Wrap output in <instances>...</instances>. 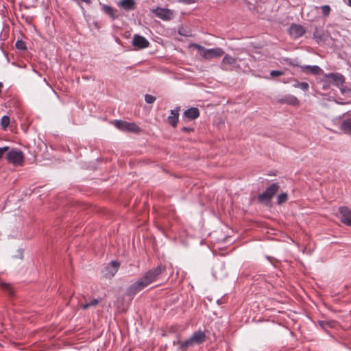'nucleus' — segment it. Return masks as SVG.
<instances>
[{
  "label": "nucleus",
  "mask_w": 351,
  "mask_h": 351,
  "mask_svg": "<svg viewBox=\"0 0 351 351\" xmlns=\"http://www.w3.org/2000/svg\"><path fill=\"white\" fill-rule=\"evenodd\" d=\"M16 47L18 49H20V50H24L25 49V43L23 42L22 40H18L16 43Z\"/></svg>",
  "instance_id": "obj_26"
},
{
  "label": "nucleus",
  "mask_w": 351,
  "mask_h": 351,
  "mask_svg": "<svg viewBox=\"0 0 351 351\" xmlns=\"http://www.w3.org/2000/svg\"><path fill=\"white\" fill-rule=\"evenodd\" d=\"M156 98L151 95H145V101L148 104H152L155 101Z\"/></svg>",
  "instance_id": "obj_29"
},
{
  "label": "nucleus",
  "mask_w": 351,
  "mask_h": 351,
  "mask_svg": "<svg viewBox=\"0 0 351 351\" xmlns=\"http://www.w3.org/2000/svg\"><path fill=\"white\" fill-rule=\"evenodd\" d=\"M341 130L346 134L351 133V117L344 119L340 126Z\"/></svg>",
  "instance_id": "obj_16"
},
{
  "label": "nucleus",
  "mask_w": 351,
  "mask_h": 351,
  "mask_svg": "<svg viewBox=\"0 0 351 351\" xmlns=\"http://www.w3.org/2000/svg\"><path fill=\"white\" fill-rule=\"evenodd\" d=\"M325 77L331 79L334 81L337 86H341L345 82V77L343 75L339 73H329L326 74Z\"/></svg>",
  "instance_id": "obj_12"
},
{
  "label": "nucleus",
  "mask_w": 351,
  "mask_h": 351,
  "mask_svg": "<svg viewBox=\"0 0 351 351\" xmlns=\"http://www.w3.org/2000/svg\"><path fill=\"white\" fill-rule=\"evenodd\" d=\"M301 70L306 73L316 75L322 71L318 66H301Z\"/></svg>",
  "instance_id": "obj_15"
},
{
  "label": "nucleus",
  "mask_w": 351,
  "mask_h": 351,
  "mask_svg": "<svg viewBox=\"0 0 351 351\" xmlns=\"http://www.w3.org/2000/svg\"><path fill=\"white\" fill-rule=\"evenodd\" d=\"M111 265L114 268V271L112 272V276H114L119 267V263L117 261H112Z\"/></svg>",
  "instance_id": "obj_27"
},
{
  "label": "nucleus",
  "mask_w": 351,
  "mask_h": 351,
  "mask_svg": "<svg viewBox=\"0 0 351 351\" xmlns=\"http://www.w3.org/2000/svg\"><path fill=\"white\" fill-rule=\"evenodd\" d=\"M341 221L346 225L351 226V210L347 207L339 208Z\"/></svg>",
  "instance_id": "obj_10"
},
{
  "label": "nucleus",
  "mask_w": 351,
  "mask_h": 351,
  "mask_svg": "<svg viewBox=\"0 0 351 351\" xmlns=\"http://www.w3.org/2000/svg\"><path fill=\"white\" fill-rule=\"evenodd\" d=\"M117 5L125 11H132L136 8V3L134 0H121Z\"/></svg>",
  "instance_id": "obj_11"
},
{
  "label": "nucleus",
  "mask_w": 351,
  "mask_h": 351,
  "mask_svg": "<svg viewBox=\"0 0 351 351\" xmlns=\"http://www.w3.org/2000/svg\"><path fill=\"white\" fill-rule=\"evenodd\" d=\"M237 62V59L226 54L221 62V65H234Z\"/></svg>",
  "instance_id": "obj_20"
},
{
  "label": "nucleus",
  "mask_w": 351,
  "mask_h": 351,
  "mask_svg": "<svg viewBox=\"0 0 351 351\" xmlns=\"http://www.w3.org/2000/svg\"><path fill=\"white\" fill-rule=\"evenodd\" d=\"M82 1L86 3H90V0H82Z\"/></svg>",
  "instance_id": "obj_33"
},
{
  "label": "nucleus",
  "mask_w": 351,
  "mask_h": 351,
  "mask_svg": "<svg viewBox=\"0 0 351 351\" xmlns=\"http://www.w3.org/2000/svg\"><path fill=\"white\" fill-rule=\"evenodd\" d=\"M190 47L198 50L200 56L204 59L219 58L224 53L223 50L221 48L206 49L197 43H192Z\"/></svg>",
  "instance_id": "obj_3"
},
{
  "label": "nucleus",
  "mask_w": 351,
  "mask_h": 351,
  "mask_svg": "<svg viewBox=\"0 0 351 351\" xmlns=\"http://www.w3.org/2000/svg\"><path fill=\"white\" fill-rule=\"evenodd\" d=\"M282 104H287L293 106H297L299 104L298 99L293 95H287L280 100Z\"/></svg>",
  "instance_id": "obj_14"
},
{
  "label": "nucleus",
  "mask_w": 351,
  "mask_h": 351,
  "mask_svg": "<svg viewBox=\"0 0 351 351\" xmlns=\"http://www.w3.org/2000/svg\"><path fill=\"white\" fill-rule=\"evenodd\" d=\"M320 325H321L322 326H323V322H321V323H320Z\"/></svg>",
  "instance_id": "obj_36"
},
{
  "label": "nucleus",
  "mask_w": 351,
  "mask_h": 351,
  "mask_svg": "<svg viewBox=\"0 0 351 351\" xmlns=\"http://www.w3.org/2000/svg\"><path fill=\"white\" fill-rule=\"evenodd\" d=\"M295 87L300 88L302 90L306 91L308 89V84L306 82L298 83L295 85Z\"/></svg>",
  "instance_id": "obj_23"
},
{
  "label": "nucleus",
  "mask_w": 351,
  "mask_h": 351,
  "mask_svg": "<svg viewBox=\"0 0 351 351\" xmlns=\"http://www.w3.org/2000/svg\"><path fill=\"white\" fill-rule=\"evenodd\" d=\"M166 271V267L160 265L158 267L145 272L141 278L128 288L130 295H135L147 287L149 285L159 280Z\"/></svg>",
  "instance_id": "obj_1"
},
{
  "label": "nucleus",
  "mask_w": 351,
  "mask_h": 351,
  "mask_svg": "<svg viewBox=\"0 0 351 351\" xmlns=\"http://www.w3.org/2000/svg\"><path fill=\"white\" fill-rule=\"evenodd\" d=\"M132 45L134 47L141 49L148 47L149 42L145 37L135 34L132 39Z\"/></svg>",
  "instance_id": "obj_7"
},
{
  "label": "nucleus",
  "mask_w": 351,
  "mask_h": 351,
  "mask_svg": "<svg viewBox=\"0 0 351 351\" xmlns=\"http://www.w3.org/2000/svg\"><path fill=\"white\" fill-rule=\"evenodd\" d=\"M348 5L351 7V0H348Z\"/></svg>",
  "instance_id": "obj_35"
},
{
  "label": "nucleus",
  "mask_w": 351,
  "mask_h": 351,
  "mask_svg": "<svg viewBox=\"0 0 351 351\" xmlns=\"http://www.w3.org/2000/svg\"><path fill=\"white\" fill-rule=\"evenodd\" d=\"M102 10L106 14L110 16L112 19H115L116 18H117V16L116 15L114 10L110 6L104 4L102 5Z\"/></svg>",
  "instance_id": "obj_19"
},
{
  "label": "nucleus",
  "mask_w": 351,
  "mask_h": 351,
  "mask_svg": "<svg viewBox=\"0 0 351 351\" xmlns=\"http://www.w3.org/2000/svg\"><path fill=\"white\" fill-rule=\"evenodd\" d=\"M287 194L285 193L280 194L277 198V203L278 204L285 203L287 200Z\"/></svg>",
  "instance_id": "obj_21"
},
{
  "label": "nucleus",
  "mask_w": 351,
  "mask_h": 351,
  "mask_svg": "<svg viewBox=\"0 0 351 351\" xmlns=\"http://www.w3.org/2000/svg\"><path fill=\"white\" fill-rule=\"evenodd\" d=\"M115 125L117 128L123 131L138 132L140 130L139 128L135 123L123 121H116Z\"/></svg>",
  "instance_id": "obj_6"
},
{
  "label": "nucleus",
  "mask_w": 351,
  "mask_h": 351,
  "mask_svg": "<svg viewBox=\"0 0 351 351\" xmlns=\"http://www.w3.org/2000/svg\"><path fill=\"white\" fill-rule=\"evenodd\" d=\"M9 150V147H0V159L2 158V156H3V154L8 152Z\"/></svg>",
  "instance_id": "obj_30"
},
{
  "label": "nucleus",
  "mask_w": 351,
  "mask_h": 351,
  "mask_svg": "<svg viewBox=\"0 0 351 351\" xmlns=\"http://www.w3.org/2000/svg\"><path fill=\"white\" fill-rule=\"evenodd\" d=\"M199 116V111H184L183 119L191 121Z\"/></svg>",
  "instance_id": "obj_18"
},
{
  "label": "nucleus",
  "mask_w": 351,
  "mask_h": 351,
  "mask_svg": "<svg viewBox=\"0 0 351 351\" xmlns=\"http://www.w3.org/2000/svg\"><path fill=\"white\" fill-rule=\"evenodd\" d=\"M0 285L1 286V287H2L4 290L7 291L10 294V295H12V289H11V287H10V285H8V284H7V283L1 282V283L0 284Z\"/></svg>",
  "instance_id": "obj_25"
},
{
  "label": "nucleus",
  "mask_w": 351,
  "mask_h": 351,
  "mask_svg": "<svg viewBox=\"0 0 351 351\" xmlns=\"http://www.w3.org/2000/svg\"><path fill=\"white\" fill-rule=\"evenodd\" d=\"M6 158L10 163L20 166L23 162L24 156L21 151L12 149L8 152Z\"/></svg>",
  "instance_id": "obj_4"
},
{
  "label": "nucleus",
  "mask_w": 351,
  "mask_h": 351,
  "mask_svg": "<svg viewBox=\"0 0 351 351\" xmlns=\"http://www.w3.org/2000/svg\"><path fill=\"white\" fill-rule=\"evenodd\" d=\"M10 123V117L8 116H3L1 118V124L3 128H5Z\"/></svg>",
  "instance_id": "obj_22"
},
{
  "label": "nucleus",
  "mask_w": 351,
  "mask_h": 351,
  "mask_svg": "<svg viewBox=\"0 0 351 351\" xmlns=\"http://www.w3.org/2000/svg\"><path fill=\"white\" fill-rule=\"evenodd\" d=\"M196 1V0H178L179 3H182L185 4H191L193 3Z\"/></svg>",
  "instance_id": "obj_31"
},
{
  "label": "nucleus",
  "mask_w": 351,
  "mask_h": 351,
  "mask_svg": "<svg viewBox=\"0 0 351 351\" xmlns=\"http://www.w3.org/2000/svg\"><path fill=\"white\" fill-rule=\"evenodd\" d=\"M155 15L162 20H170L173 17L171 10L167 8H156L152 10Z\"/></svg>",
  "instance_id": "obj_8"
},
{
  "label": "nucleus",
  "mask_w": 351,
  "mask_h": 351,
  "mask_svg": "<svg viewBox=\"0 0 351 351\" xmlns=\"http://www.w3.org/2000/svg\"><path fill=\"white\" fill-rule=\"evenodd\" d=\"M101 300L98 298H92L89 302H86L83 303L82 301H80L78 305L81 308L87 309L91 307L97 306L100 302Z\"/></svg>",
  "instance_id": "obj_13"
},
{
  "label": "nucleus",
  "mask_w": 351,
  "mask_h": 351,
  "mask_svg": "<svg viewBox=\"0 0 351 351\" xmlns=\"http://www.w3.org/2000/svg\"><path fill=\"white\" fill-rule=\"evenodd\" d=\"M179 113L178 111H171V114L168 116L167 121L168 123L172 125L173 127H176L177 125V123L178 121Z\"/></svg>",
  "instance_id": "obj_17"
},
{
  "label": "nucleus",
  "mask_w": 351,
  "mask_h": 351,
  "mask_svg": "<svg viewBox=\"0 0 351 351\" xmlns=\"http://www.w3.org/2000/svg\"><path fill=\"white\" fill-rule=\"evenodd\" d=\"M206 334L201 330L195 331L189 339L186 341H178L173 343L178 345L180 348L183 350H187L189 348L193 347L195 345H199L206 341Z\"/></svg>",
  "instance_id": "obj_2"
},
{
  "label": "nucleus",
  "mask_w": 351,
  "mask_h": 351,
  "mask_svg": "<svg viewBox=\"0 0 351 351\" xmlns=\"http://www.w3.org/2000/svg\"><path fill=\"white\" fill-rule=\"evenodd\" d=\"M289 33L293 38H298L305 33V29L300 25L293 24L289 27Z\"/></svg>",
  "instance_id": "obj_9"
},
{
  "label": "nucleus",
  "mask_w": 351,
  "mask_h": 351,
  "mask_svg": "<svg viewBox=\"0 0 351 351\" xmlns=\"http://www.w3.org/2000/svg\"><path fill=\"white\" fill-rule=\"evenodd\" d=\"M279 190V185L276 183L271 184L265 191L258 195L260 202L269 201Z\"/></svg>",
  "instance_id": "obj_5"
},
{
  "label": "nucleus",
  "mask_w": 351,
  "mask_h": 351,
  "mask_svg": "<svg viewBox=\"0 0 351 351\" xmlns=\"http://www.w3.org/2000/svg\"><path fill=\"white\" fill-rule=\"evenodd\" d=\"M188 110H198V109L197 108L192 107V108H189Z\"/></svg>",
  "instance_id": "obj_34"
},
{
  "label": "nucleus",
  "mask_w": 351,
  "mask_h": 351,
  "mask_svg": "<svg viewBox=\"0 0 351 351\" xmlns=\"http://www.w3.org/2000/svg\"><path fill=\"white\" fill-rule=\"evenodd\" d=\"M182 131H186V132H191V131H193V130L192 128H186V127H184L182 129Z\"/></svg>",
  "instance_id": "obj_32"
},
{
  "label": "nucleus",
  "mask_w": 351,
  "mask_h": 351,
  "mask_svg": "<svg viewBox=\"0 0 351 351\" xmlns=\"http://www.w3.org/2000/svg\"><path fill=\"white\" fill-rule=\"evenodd\" d=\"M322 14L324 15V16H328L329 14H330V7L329 5H323L322 7Z\"/></svg>",
  "instance_id": "obj_24"
},
{
  "label": "nucleus",
  "mask_w": 351,
  "mask_h": 351,
  "mask_svg": "<svg viewBox=\"0 0 351 351\" xmlns=\"http://www.w3.org/2000/svg\"><path fill=\"white\" fill-rule=\"evenodd\" d=\"M284 74V72L277 70H273L270 72V75L273 77H276L278 76L282 75Z\"/></svg>",
  "instance_id": "obj_28"
}]
</instances>
